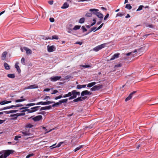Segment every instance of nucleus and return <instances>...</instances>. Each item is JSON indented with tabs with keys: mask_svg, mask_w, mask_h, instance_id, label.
Instances as JSON below:
<instances>
[{
	"mask_svg": "<svg viewBox=\"0 0 158 158\" xmlns=\"http://www.w3.org/2000/svg\"><path fill=\"white\" fill-rule=\"evenodd\" d=\"M99 10L96 9H90L89 10L90 11H95V12H94V14L96 15L100 19H102L103 18V15L101 13L98 12Z\"/></svg>",
	"mask_w": 158,
	"mask_h": 158,
	"instance_id": "f257e3e1",
	"label": "nucleus"
},
{
	"mask_svg": "<svg viewBox=\"0 0 158 158\" xmlns=\"http://www.w3.org/2000/svg\"><path fill=\"white\" fill-rule=\"evenodd\" d=\"M30 118H32L34 121L36 122L42 119V115H38L35 117H34V116H33L28 118V119Z\"/></svg>",
	"mask_w": 158,
	"mask_h": 158,
	"instance_id": "f03ea898",
	"label": "nucleus"
},
{
	"mask_svg": "<svg viewBox=\"0 0 158 158\" xmlns=\"http://www.w3.org/2000/svg\"><path fill=\"white\" fill-rule=\"evenodd\" d=\"M13 150H5L3 154V156L4 157V158H6L7 157L9 156L10 154L13 153Z\"/></svg>",
	"mask_w": 158,
	"mask_h": 158,
	"instance_id": "7ed1b4c3",
	"label": "nucleus"
},
{
	"mask_svg": "<svg viewBox=\"0 0 158 158\" xmlns=\"http://www.w3.org/2000/svg\"><path fill=\"white\" fill-rule=\"evenodd\" d=\"M105 47V44H102L101 45H98L94 48L93 49V50L95 52H97L99 50L104 48V47Z\"/></svg>",
	"mask_w": 158,
	"mask_h": 158,
	"instance_id": "20e7f679",
	"label": "nucleus"
},
{
	"mask_svg": "<svg viewBox=\"0 0 158 158\" xmlns=\"http://www.w3.org/2000/svg\"><path fill=\"white\" fill-rule=\"evenodd\" d=\"M24 114H19L17 113V114H11L10 116V117H12V118H11V119L15 120L16 119H17V118L18 116H20L21 115H23Z\"/></svg>",
	"mask_w": 158,
	"mask_h": 158,
	"instance_id": "39448f33",
	"label": "nucleus"
},
{
	"mask_svg": "<svg viewBox=\"0 0 158 158\" xmlns=\"http://www.w3.org/2000/svg\"><path fill=\"white\" fill-rule=\"evenodd\" d=\"M48 51L49 52H53L55 50V48L54 46H48Z\"/></svg>",
	"mask_w": 158,
	"mask_h": 158,
	"instance_id": "423d86ee",
	"label": "nucleus"
},
{
	"mask_svg": "<svg viewBox=\"0 0 158 158\" xmlns=\"http://www.w3.org/2000/svg\"><path fill=\"white\" fill-rule=\"evenodd\" d=\"M136 92V91H134L133 92L129 94V96L125 99V101L126 102H127V101H128V100H130L132 97L133 95Z\"/></svg>",
	"mask_w": 158,
	"mask_h": 158,
	"instance_id": "0eeeda50",
	"label": "nucleus"
},
{
	"mask_svg": "<svg viewBox=\"0 0 158 158\" xmlns=\"http://www.w3.org/2000/svg\"><path fill=\"white\" fill-rule=\"evenodd\" d=\"M61 78L60 76H55L53 77H51L50 78V80L51 81H56L60 79Z\"/></svg>",
	"mask_w": 158,
	"mask_h": 158,
	"instance_id": "6e6552de",
	"label": "nucleus"
},
{
	"mask_svg": "<svg viewBox=\"0 0 158 158\" xmlns=\"http://www.w3.org/2000/svg\"><path fill=\"white\" fill-rule=\"evenodd\" d=\"M40 107V106H37L31 108V109H30V111L29 112V113H31L36 111L38 110V108Z\"/></svg>",
	"mask_w": 158,
	"mask_h": 158,
	"instance_id": "1a4fd4ad",
	"label": "nucleus"
},
{
	"mask_svg": "<svg viewBox=\"0 0 158 158\" xmlns=\"http://www.w3.org/2000/svg\"><path fill=\"white\" fill-rule=\"evenodd\" d=\"M38 88V86L36 84L31 85L28 86L27 88V89H37Z\"/></svg>",
	"mask_w": 158,
	"mask_h": 158,
	"instance_id": "9d476101",
	"label": "nucleus"
},
{
	"mask_svg": "<svg viewBox=\"0 0 158 158\" xmlns=\"http://www.w3.org/2000/svg\"><path fill=\"white\" fill-rule=\"evenodd\" d=\"M119 55L120 54L119 53L114 54L112 56V57L110 59V60H114L115 59L118 58Z\"/></svg>",
	"mask_w": 158,
	"mask_h": 158,
	"instance_id": "9b49d317",
	"label": "nucleus"
},
{
	"mask_svg": "<svg viewBox=\"0 0 158 158\" xmlns=\"http://www.w3.org/2000/svg\"><path fill=\"white\" fill-rule=\"evenodd\" d=\"M21 132L22 133L24 136L29 135L31 134L29 130L28 131L23 130L21 131Z\"/></svg>",
	"mask_w": 158,
	"mask_h": 158,
	"instance_id": "f8f14e48",
	"label": "nucleus"
},
{
	"mask_svg": "<svg viewBox=\"0 0 158 158\" xmlns=\"http://www.w3.org/2000/svg\"><path fill=\"white\" fill-rule=\"evenodd\" d=\"M23 48L26 51V53L27 54H31L32 52V51L28 48L24 47Z\"/></svg>",
	"mask_w": 158,
	"mask_h": 158,
	"instance_id": "ddd939ff",
	"label": "nucleus"
},
{
	"mask_svg": "<svg viewBox=\"0 0 158 158\" xmlns=\"http://www.w3.org/2000/svg\"><path fill=\"white\" fill-rule=\"evenodd\" d=\"M51 108L52 106L51 105L49 106H48L43 107L41 108L40 111L44 110H49L51 109Z\"/></svg>",
	"mask_w": 158,
	"mask_h": 158,
	"instance_id": "4468645a",
	"label": "nucleus"
},
{
	"mask_svg": "<svg viewBox=\"0 0 158 158\" xmlns=\"http://www.w3.org/2000/svg\"><path fill=\"white\" fill-rule=\"evenodd\" d=\"M18 110H12L10 111H4V113L6 114H9L10 113H15L18 112Z\"/></svg>",
	"mask_w": 158,
	"mask_h": 158,
	"instance_id": "2eb2a0df",
	"label": "nucleus"
},
{
	"mask_svg": "<svg viewBox=\"0 0 158 158\" xmlns=\"http://www.w3.org/2000/svg\"><path fill=\"white\" fill-rule=\"evenodd\" d=\"M70 92L71 96L73 97L74 98H75L77 97L76 90H73L71 92Z\"/></svg>",
	"mask_w": 158,
	"mask_h": 158,
	"instance_id": "dca6fc26",
	"label": "nucleus"
},
{
	"mask_svg": "<svg viewBox=\"0 0 158 158\" xmlns=\"http://www.w3.org/2000/svg\"><path fill=\"white\" fill-rule=\"evenodd\" d=\"M69 6V4L66 2L64 3L63 6L61 7L62 9H66L68 8Z\"/></svg>",
	"mask_w": 158,
	"mask_h": 158,
	"instance_id": "f3484780",
	"label": "nucleus"
},
{
	"mask_svg": "<svg viewBox=\"0 0 158 158\" xmlns=\"http://www.w3.org/2000/svg\"><path fill=\"white\" fill-rule=\"evenodd\" d=\"M96 84V82H93L91 83H90L87 85V86L88 88H90Z\"/></svg>",
	"mask_w": 158,
	"mask_h": 158,
	"instance_id": "a211bd4d",
	"label": "nucleus"
},
{
	"mask_svg": "<svg viewBox=\"0 0 158 158\" xmlns=\"http://www.w3.org/2000/svg\"><path fill=\"white\" fill-rule=\"evenodd\" d=\"M15 67L17 71L19 73L21 72V70L20 69L19 66L18 65V63H16L15 64Z\"/></svg>",
	"mask_w": 158,
	"mask_h": 158,
	"instance_id": "6ab92c4d",
	"label": "nucleus"
},
{
	"mask_svg": "<svg viewBox=\"0 0 158 158\" xmlns=\"http://www.w3.org/2000/svg\"><path fill=\"white\" fill-rule=\"evenodd\" d=\"M11 102V101H2L0 102V105H3L5 104L10 103Z\"/></svg>",
	"mask_w": 158,
	"mask_h": 158,
	"instance_id": "aec40b11",
	"label": "nucleus"
},
{
	"mask_svg": "<svg viewBox=\"0 0 158 158\" xmlns=\"http://www.w3.org/2000/svg\"><path fill=\"white\" fill-rule=\"evenodd\" d=\"M88 90H85L82 91L81 94V96L83 97L85 95H88Z\"/></svg>",
	"mask_w": 158,
	"mask_h": 158,
	"instance_id": "412c9836",
	"label": "nucleus"
},
{
	"mask_svg": "<svg viewBox=\"0 0 158 158\" xmlns=\"http://www.w3.org/2000/svg\"><path fill=\"white\" fill-rule=\"evenodd\" d=\"M7 52H4L2 54V60H4L6 55Z\"/></svg>",
	"mask_w": 158,
	"mask_h": 158,
	"instance_id": "4be33fe9",
	"label": "nucleus"
},
{
	"mask_svg": "<svg viewBox=\"0 0 158 158\" xmlns=\"http://www.w3.org/2000/svg\"><path fill=\"white\" fill-rule=\"evenodd\" d=\"M4 66L6 70H9L10 69V67L8 64L6 62L4 63Z\"/></svg>",
	"mask_w": 158,
	"mask_h": 158,
	"instance_id": "5701e85b",
	"label": "nucleus"
},
{
	"mask_svg": "<svg viewBox=\"0 0 158 158\" xmlns=\"http://www.w3.org/2000/svg\"><path fill=\"white\" fill-rule=\"evenodd\" d=\"M7 76L11 78H14L15 77V75L14 74H8L7 75Z\"/></svg>",
	"mask_w": 158,
	"mask_h": 158,
	"instance_id": "b1692460",
	"label": "nucleus"
},
{
	"mask_svg": "<svg viewBox=\"0 0 158 158\" xmlns=\"http://www.w3.org/2000/svg\"><path fill=\"white\" fill-rule=\"evenodd\" d=\"M68 102V99L66 98L63 99H62L59 101V102L60 104H61L63 103H66Z\"/></svg>",
	"mask_w": 158,
	"mask_h": 158,
	"instance_id": "393cba45",
	"label": "nucleus"
},
{
	"mask_svg": "<svg viewBox=\"0 0 158 158\" xmlns=\"http://www.w3.org/2000/svg\"><path fill=\"white\" fill-rule=\"evenodd\" d=\"M34 127V125L31 124L30 123L27 124L25 127L26 128H31Z\"/></svg>",
	"mask_w": 158,
	"mask_h": 158,
	"instance_id": "a878e982",
	"label": "nucleus"
},
{
	"mask_svg": "<svg viewBox=\"0 0 158 158\" xmlns=\"http://www.w3.org/2000/svg\"><path fill=\"white\" fill-rule=\"evenodd\" d=\"M97 90H99L102 88L103 85H95Z\"/></svg>",
	"mask_w": 158,
	"mask_h": 158,
	"instance_id": "bb28decb",
	"label": "nucleus"
},
{
	"mask_svg": "<svg viewBox=\"0 0 158 158\" xmlns=\"http://www.w3.org/2000/svg\"><path fill=\"white\" fill-rule=\"evenodd\" d=\"M97 90H99L102 88L103 85H95Z\"/></svg>",
	"mask_w": 158,
	"mask_h": 158,
	"instance_id": "cd10ccee",
	"label": "nucleus"
},
{
	"mask_svg": "<svg viewBox=\"0 0 158 158\" xmlns=\"http://www.w3.org/2000/svg\"><path fill=\"white\" fill-rule=\"evenodd\" d=\"M85 20V19L84 18H82L80 19L79 23H84Z\"/></svg>",
	"mask_w": 158,
	"mask_h": 158,
	"instance_id": "c85d7f7f",
	"label": "nucleus"
},
{
	"mask_svg": "<svg viewBox=\"0 0 158 158\" xmlns=\"http://www.w3.org/2000/svg\"><path fill=\"white\" fill-rule=\"evenodd\" d=\"M81 27V26L79 25H76L75 26L73 29L74 30H76L79 29Z\"/></svg>",
	"mask_w": 158,
	"mask_h": 158,
	"instance_id": "c756f323",
	"label": "nucleus"
},
{
	"mask_svg": "<svg viewBox=\"0 0 158 158\" xmlns=\"http://www.w3.org/2000/svg\"><path fill=\"white\" fill-rule=\"evenodd\" d=\"M71 96V94L70 93V92H69L68 94L64 95L63 97L64 98H65L66 97H70Z\"/></svg>",
	"mask_w": 158,
	"mask_h": 158,
	"instance_id": "7c9ffc66",
	"label": "nucleus"
},
{
	"mask_svg": "<svg viewBox=\"0 0 158 158\" xmlns=\"http://www.w3.org/2000/svg\"><path fill=\"white\" fill-rule=\"evenodd\" d=\"M60 104V102H59V101L58 102H57L56 103H54L53 104H52L51 106L52 107H54L55 106H57L59 105Z\"/></svg>",
	"mask_w": 158,
	"mask_h": 158,
	"instance_id": "2f4dec72",
	"label": "nucleus"
},
{
	"mask_svg": "<svg viewBox=\"0 0 158 158\" xmlns=\"http://www.w3.org/2000/svg\"><path fill=\"white\" fill-rule=\"evenodd\" d=\"M125 8L128 10H131L132 8V6L130 4H127L126 5Z\"/></svg>",
	"mask_w": 158,
	"mask_h": 158,
	"instance_id": "473e14b6",
	"label": "nucleus"
},
{
	"mask_svg": "<svg viewBox=\"0 0 158 158\" xmlns=\"http://www.w3.org/2000/svg\"><path fill=\"white\" fill-rule=\"evenodd\" d=\"M40 104L43 105H46V102H38L36 104V105H40Z\"/></svg>",
	"mask_w": 158,
	"mask_h": 158,
	"instance_id": "72a5a7b5",
	"label": "nucleus"
},
{
	"mask_svg": "<svg viewBox=\"0 0 158 158\" xmlns=\"http://www.w3.org/2000/svg\"><path fill=\"white\" fill-rule=\"evenodd\" d=\"M96 27H94L91 28L90 30L89 31V32L87 33L86 35H87L89 34V33L91 32L92 31H94V30L96 29Z\"/></svg>",
	"mask_w": 158,
	"mask_h": 158,
	"instance_id": "f704fd0d",
	"label": "nucleus"
},
{
	"mask_svg": "<svg viewBox=\"0 0 158 158\" xmlns=\"http://www.w3.org/2000/svg\"><path fill=\"white\" fill-rule=\"evenodd\" d=\"M25 99H17L15 100V102H19L25 101Z\"/></svg>",
	"mask_w": 158,
	"mask_h": 158,
	"instance_id": "c9c22d12",
	"label": "nucleus"
},
{
	"mask_svg": "<svg viewBox=\"0 0 158 158\" xmlns=\"http://www.w3.org/2000/svg\"><path fill=\"white\" fill-rule=\"evenodd\" d=\"M52 39L53 40V39H56V40H58V39H59V38L58 36H57V35H53L52 36Z\"/></svg>",
	"mask_w": 158,
	"mask_h": 158,
	"instance_id": "e433bc0d",
	"label": "nucleus"
},
{
	"mask_svg": "<svg viewBox=\"0 0 158 158\" xmlns=\"http://www.w3.org/2000/svg\"><path fill=\"white\" fill-rule=\"evenodd\" d=\"M82 147V145L79 146V147L76 148L74 150V152H76L77 151L79 150L80 148H81Z\"/></svg>",
	"mask_w": 158,
	"mask_h": 158,
	"instance_id": "4c0bfd02",
	"label": "nucleus"
},
{
	"mask_svg": "<svg viewBox=\"0 0 158 158\" xmlns=\"http://www.w3.org/2000/svg\"><path fill=\"white\" fill-rule=\"evenodd\" d=\"M90 90L92 91H95L96 90H97L96 87L95 85L93 86L92 88L90 89Z\"/></svg>",
	"mask_w": 158,
	"mask_h": 158,
	"instance_id": "58836bf2",
	"label": "nucleus"
},
{
	"mask_svg": "<svg viewBox=\"0 0 158 158\" xmlns=\"http://www.w3.org/2000/svg\"><path fill=\"white\" fill-rule=\"evenodd\" d=\"M36 105L35 103H29L26 105L27 106H31Z\"/></svg>",
	"mask_w": 158,
	"mask_h": 158,
	"instance_id": "ea45409f",
	"label": "nucleus"
},
{
	"mask_svg": "<svg viewBox=\"0 0 158 158\" xmlns=\"http://www.w3.org/2000/svg\"><path fill=\"white\" fill-rule=\"evenodd\" d=\"M81 28L82 29L83 32L86 31H87V29L84 26H82Z\"/></svg>",
	"mask_w": 158,
	"mask_h": 158,
	"instance_id": "a19ab883",
	"label": "nucleus"
},
{
	"mask_svg": "<svg viewBox=\"0 0 158 158\" xmlns=\"http://www.w3.org/2000/svg\"><path fill=\"white\" fill-rule=\"evenodd\" d=\"M62 97H63V96H62V94L60 95L59 96H58L56 97L55 98V99L57 100L58 99H60L61 98H62Z\"/></svg>",
	"mask_w": 158,
	"mask_h": 158,
	"instance_id": "79ce46f5",
	"label": "nucleus"
},
{
	"mask_svg": "<svg viewBox=\"0 0 158 158\" xmlns=\"http://www.w3.org/2000/svg\"><path fill=\"white\" fill-rule=\"evenodd\" d=\"M124 15V13H117L116 15L117 16H122L123 15Z\"/></svg>",
	"mask_w": 158,
	"mask_h": 158,
	"instance_id": "37998d69",
	"label": "nucleus"
},
{
	"mask_svg": "<svg viewBox=\"0 0 158 158\" xmlns=\"http://www.w3.org/2000/svg\"><path fill=\"white\" fill-rule=\"evenodd\" d=\"M104 23H102L95 31H94V32H95L96 31L99 30L100 28H102L103 25Z\"/></svg>",
	"mask_w": 158,
	"mask_h": 158,
	"instance_id": "c03bdc74",
	"label": "nucleus"
},
{
	"mask_svg": "<svg viewBox=\"0 0 158 158\" xmlns=\"http://www.w3.org/2000/svg\"><path fill=\"white\" fill-rule=\"evenodd\" d=\"M143 6L142 5L140 6L138 9H137V11H139L141 10L143 8Z\"/></svg>",
	"mask_w": 158,
	"mask_h": 158,
	"instance_id": "a18cd8bd",
	"label": "nucleus"
},
{
	"mask_svg": "<svg viewBox=\"0 0 158 158\" xmlns=\"http://www.w3.org/2000/svg\"><path fill=\"white\" fill-rule=\"evenodd\" d=\"M46 105H49L50 104L52 103H54L55 102H51V101H48L47 102H46Z\"/></svg>",
	"mask_w": 158,
	"mask_h": 158,
	"instance_id": "49530a36",
	"label": "nucleus"
},
{
	"mask_svg": "<svg viewBox=\"0 0 158 158\" xmlns=\"http://www.w3.org/2000/svg\"><path fill=\"white\" fill-rule=\"evenodd\" d=\"M23 106V105L22 104H17L16 105H14V107H21Z\"/></svg>",
	"mask_w": 158,
	"mask_h": 158,
	"instance_id": "de8ad7c7",
	"label": "nucleus"
},
{
	"mask_svg": "<svg viewBox=\"0 0 158 158\" xmlns=\"http://www.w3.org/2000/svg\"><path fill=\"white\" fill-rule=\"evenodd\" d=\"M85 16L88 17H90L92 16V14L90 13H87L85 15Z\"/></svg>",
	"mask_w": 158,
	"mask_h": 158,
	"instance_id": "09e8293b",
	"label": "nucleus"
},
{
	"mask_svg": "<svg viewBox=\"0 0 158 158\" xmlns=\"http://www.w3.org/2000/svg\"><path fill=\"white\" fill-rule=\"evenodd\" d=\"M64 143V142H60L56 146V147L58 148L60 147L61 145V144Z\"/></svg>",
	"mask_w": 158,
	"mask_h": 158,
	"instance_id": "8fccbe9b",
	"label": "nucleus"
},
{
	"mask_svg": "<svg viewBox=\"0 0 158 158\" xmlns=\"http://www.w3.org/2000/svg\"><path fill=\"white\" fill-rule=\"evenodd\" d=\"M146 27H148L150 28H153V26L152 24H148L146 25Z\"/></svg>",
	"mask_w": 158,
	"mask_h": 158,
	"instance_id": "3c124183",
	"label": "nucleus"
},
{
	"mask_svg": "<svg viewBox=\"0 0 158 158\" xmlns=\"http://www.w3.org/2000/svg\"><path fill=\"white\" fill-rule=\"evenodd\" d=\"M21 137V136H16L15 137L14 139L15 140H18V139L20 138Z\"/></svg>",
	"mask_w": 158,
	"mask_h": 158,
	"instance_id": "603ef678",
	"label": "nucleus"
},
{
	"mask_svg": "<svg viewBox=\"0 0 158 158\" xmlns=\"http://www.w3.org/2000/svg\"><path fill=\"white\" fill-rule=\"evenodd\" d=\"M58 92V90H54L53 91V92L51 93V94H55L57 93Z\"/></svg>",
	"mask_w": 158,
	"mask_h": 158,
	"instance_id": "864d4df0",
	"label": "nucleus"
},
{
	"mask_svg": "<svg viewBox=\"0 0 158 158\" xmlns=\"http://www.w3.org/2000/svg\"><path fill=\"white\" fill-rule=\"evenodd\" d=\"M109 16V14H107L104 18V20H106V19H107V18Z\"/></svg>",
	"mask_w": 158,
	"mask_h": 158,
	"instance_id": "5fc2aeb1",
	"label": "nucleus"
},
{
	"mask_svg": "<svg viewBox=\"0 0 158 158\" xmlns=\"http://www.w3.org/2000/svg\"><path fill=\"white\" fill-rule=\"evenodd\" d=\"M34 155V154L33 153H32L31 154H30L28 155H27V156L26 158H29L30 157Z\"/></svg>",
	"mask_w": 158,
	"mask_h": 158,
	"instance_id": "6e6d98bb",
	"label": "nucleus"
},
{
	"mask_svg": "<svg viewBox=\"0 0 158 158\" xmlns=\"http://www.w3.org/2000/svg\"><path fill=\"white\" fill-rule=\"evenodd\" d=\"M27 111H28V112L29 113V112L30 111V109H24L21 112H25Z\"/></svg>",
	"mask_w": 158,
	"mask_h": 158,
	"instance_id": "4d7b16f0",
	"label": "nucleus"
},
{
	"mask_svg": "<svg viewBox=\"0 0 158 158\" xmlns=\"http://www.w3.org/2000/svg\"><path fill=\"white\" fill-rule=\"evenodd\" d=\"M21 62L23 64H25V59L23 57L22 58L21 60Z\"/></svg>",
	"mask_w": 158,
	"mask_h": 158,
	"instance_id": "13d9d810",
	"label": "nucleus"
},
{
	"mask_svg": "<svg viewBox=\"0 0 158 158\" xmlns=\"http://www.w3.org/2000/svg\"><path fill=\"white\" fill-rule=\"evenodd\" d=\"M78 101H83L82 97H78Z\"/></svg>",
	"mask_w": 158,
	"mask_h": 158,
	"instance_id": "bf43d9fd",
	"label": "nucleus"
},
{
	"mask_svg": "<svg viewBox=\"0 0 158 158\" xmlns=\"http://www.w3.org/2000/svg\"><path fill=\"white\" fill-rule=\"evenodd\" d=\"M82 66L84 68H89V67H91V66L89 65H82Z\"/></svg>",
	"mask_w": 158,
	"mask_h": 158,
	"instance_id": "052dcab7",
	"label": "nucleus"
},
{
	"mask_svg": "<svg viewBox=\"0 0 158 158\" xmlns=\"http://www.w3.org/2000/svg\"><path fill=\"white\" fill-rule=\"evenodd\" d=\"M77 89H79L82 88V87L81 86V85H77Z\"/></svg>",
	"mask_w": 158,
	"mask_h": 158,
	"instance_id": "680f3d73",
	"label": "nucleus"
},
{
	"mask_svg": "<svg viewBox=\"0 0 158 158\" xmlns=\"http://www.w3.org/2000/svg\"><path fill=\"white\" fill-rule=\"evenodd\" d=\"M8 109V106L4 107L3 108L0 109V111Z\"/></svg>",
	"mask_w": 158,
	"mask_h": 158,
	"instance_id": "e2e57ef3",
	"label": "nucleus"
},
{
	"mask_svg": "<svg viewBox=\"0 0 158 158\" xmlns=\"http://www.w3.org/2000/svg\"><path fill=\"white\" fill-rule=\"evenodd\" d=\"M50 21L51 22H53L54 21V19L53 18H50L49 19Z\"/></svg>",
	"mask_w": 158,
	"mask_h": 158,
	"instance_id": "0e129e2a",
	"label": "nucleus"
},
{
	"mask_svg": "<svg viewBox=\"0 0 158 158\" xmlns=\"http://www.w3.org/2000/svg\"><path fill=\"white\" fill-rule=\"evenodd\" d=\"M50 89L49 88H46L44 89V91L48 92L50 91Z\"/></svg>",
	"mask_w": 158,
	"mask_h": 158,
	"instance_id": "69168bd1",
	"label": "nucleus"
},
{
	"mask_svg": "<svg viewBox=\"0 0 158 158\" xmlns=\"http://www.w3.org/2000/svg\"><path fill=\"white\" fill-rule=\"evenodd\" d=\"M76 44H79L80 45H81L82 44V42H77L75 43Z\"/></svg>",
	"mask_w": 158,
	"mask_h": 158,
	"instance_id": "338daca9",
	"label": "nucleus"
},
{
	"mask_svg": "<svg viewBox=\"0 0 158 158\" xmlns=\"http://www.w3.org/2000/svg\"><path fill=\"white\" fill-rule=\"evenodd\" d=\"M53 1H50L48 2V3L50 5H52L53 4Z\"/></svg>",
	"mask_w": 158,
	"mask_h": 158,
	"instance_id": "774afa93",
	"label": "nucleus"
}]
</instances>
